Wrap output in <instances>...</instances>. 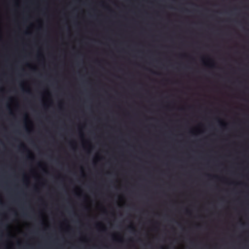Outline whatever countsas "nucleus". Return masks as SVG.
<instances>
[{"label": "nucleus", "instance_id": "obj_1", "mask_svg": "<svg viewBox=\"0 0 249 249\" xmlns=\"http://www.w3.org/2000/svg\"><path fill=\"white\" fill-rule=\"evenodd\" d=\"M20 147L21 148H22L23 149H25V150H27V151L28 152V153H30V151L27 149V148H26V146L24 144L21 143V145H20Z\"/></svg>", "mask_w": 249, "mask_h": 249}, {"label": "nucleus", "instance_id": "obj_2", "mask_svg": "<svg viewBox=\"0 0 249 249\" xmlns=\"http://www.w3.org/2000/svg\"><path fill=\"white\" fill-rule=\"evenodd\" d=\"M128 228H129L130 229L132 230H134H134H135V229L134 227L133 226H132V225H131V226H129V227H128Z\"/></svg>", "mask_w": 249, "mask_h": 249}, {"label": "nucleus", "instance_id": "obj_3", "mask_svg": "<svg viewBox=\"0 0 249 249\" xmlns=\"http://www.w3.org/2000/svg\"><path fill=\"white\" fill-rule=\"evenodd\" d=\"M219 123H220L221 125H222V126H225V124H224L222 122H221V121H219Z\"/></svg>", "mask_w": 249, "mask_h": 249}, {"label": "nucleus", "instance_id": "obj_4", "mask_svg": "<svg viewBox=\"0 0 249 249\" xmlns=\"http://www.w3.org/2000/svg\"><path fill=\"white\" fill-rule=\"evenodd\" d=\"M26 92L29 93H30V91L29 90H26Z\"/></svg>", "mask_w": 249, "mask_h": 249}, {"label": "nucleus", "instance_id": "obj_5", "mask_svg": "<svg viewBox=\"0 0 249 249\" xmlns=\"http://www.w3.org/2000/svg\"><path fill=\"white\" fill-rule=\"evenodd\" d=\"M211 66V67H213L214 66V64H212Z\"/></svg>", "mask_w": 249, "mask_h": 249}, {"label": "nucleus", "instance_id": "obj_6", "mask_svg": "<svg viewBox=\"0 0 249 249\" xmlns=\"http://www.w3.org/2000/svg\"><path fill=\"white\" fill-rule=\"evenodd\" d=\"M30 158H31L30 157H28V159H30Z\"/></svg>", "mask_w": 249, "mask_h": 249}, {"label": "nucleus", "instance_id": "obj_7", "mask_svg": "<svg viewBox=\"0 0 249 249\" xmlns=\"http://www.w3.org/2000/svg\"><path fill=\"white\" fill-rule=\"evenodd\" d=\"M161 249H164V248H161Z\"/></svg>", "mask_w": 249, "mask_h": 249}]
</instances>
